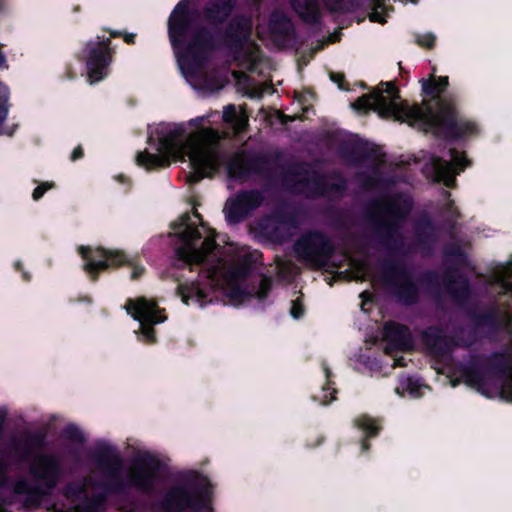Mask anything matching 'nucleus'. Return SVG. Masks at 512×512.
Listing matches in <instances>:
<instances>
[{
  "instance_id": "1",
  "label": "nucleus",
  "mask_w": 512,
  "mask_h": 512,
  "mask_svg": "<svg viewBox=\"0 0 512 512\" xmlns=\"http://www.w3.org/2000/svg\"><path fill=\"white\" fill-rule=\"evenodd\" d=\"M189 5V0H180L168 19L169 40L184 74L194 76L206 66L210 53L221 47L239 53L250 42L253 22L250 16L243 13L232 16L216 34L208 27L201 26L187 41L197 14Z\"/></svg>"
},
{
  "instance_id": "2",
  "label": "nucleus",
  "mask_w": 512,
  "mask_h": 512,
  "mask_svg": "<svg viewBox=\"0 0 512 512\" xmlns=\"http://www.w3.org/2000/svg\"><path fill=\"white\" fill-rule=\"evenodd\" d=\"M421 86L422 94L428 99L413 105L404 101L409 126L447 141L478 135L477 123L461 115L456 98L444 93L449 86L448 76L421 79Z\"/></svg>"
},
{
  "instance_id": "3",
  "label": "nucleus",
  "mask_w": 512,
  "mask_h": 512,
  "mask_svg": "<svg viewBox=\"0 0 512 512\" xmlns=\"http://www.w3.org/2000/svg\"><path fill=\"white\" fill-rule=\"evenodd\" d=\"M154 133L160 154L144 150L136 156L137 165L148 171L168 166L167 156H188L194 169L190 181L196 183L216 173L226 160L218 142L202 144L195 135L187 136L182 124H161Z\"/></svg>"
},
{
  "instance_id": "4",
  "label": "nucleus",
  "mask_w": 512,
  "mask_h": 512,
  "mask_svg": "<svg viewBox=\"0 0 512 512\" xmlns=\"http://www.w3.org/2000/svg\"><path fill=\"white\" fill-rule=\"evenodd\" d=\"M92 460L104 476V480L97 486L106 495H124L132 488L143 494L151 493L165 466L156 455L142 452L131 460L126 476L123 477V459L114 446L106 443L96 446Z\"/></svg>"
},
{
  "instance_id": "5",
  "label": "nucleus",
  "mask_w": 512,
  "mask_h": 512,
  "mask_svg": "<svg viewBox=\"0 0 512 512\" xmlns=\"http://www.w3.org/2000/svg\"><path fill=\"white\" fill-rule=\"evenodd\" d=\"M374 206L380 214L385 215V218L375 213L370 215V221L380 243L392 253L401 252L404 247L401 227L413 208L412 198L398 193L386 199L376 200Z\"/></svg>"
},
{
  "instance_id": "6",
  "label": "nucleus",
  "mask_w": 512,
  "mask_h": 512,
  "mask_svg": "<svg viewBox=\"0 0 512 512\" xmlns=\"http://www.w3.org/2000/svg\"><path fill=\"white\" fill-rule=\"evenodd\" d=\"M170 226L179 241V246L175 249L174 266L176 268L188 267L190 271H193L194 267L199 268L205 261L206 254L212 252L217 246L212 238L202 240L201 232L192 223L188 212L182 214Z\"/></svg>"
},
{
  "instance_id": "7",
  "label": "nucleus",
  "mask_w": 512,
  "mask_h": 512,
  "mask_svg": "<svg viewBox=\"0 0 512 512\" xmlns=\"http://www.w3.org/2000/svg\"><path fill=\"white\" fill-rule=\"evenodd\" d=\"M383 272L386 283L390 286L396 299L405 306H412L420 299L419 284L429 290L440 288L439 275L434 270H425L420 273L417 282L413 274L403 262L387 260L383 263Z\"/></svg>"
},
{
  "instance_id": "8",
  "label": "nucleus",
  "mask_w": 512,
  "mask_h": 512,
  "mask_svg": "<svg viewBox=\"0 0 512 512\" xmlns=\"http://www.w3.org/2000/svg\"><path fill=\"white\" fill-rule=\"evenodd\" d=\"M154 508L158 512H214L210 491L193 483L169 486Z\"/></svg>"
},
{
  "instance_id": "9",
  "label": "nucleus",
  "mask_w": 512,
  "mask_h": 512,
  "mask_svg": "<svg viewBox=\"0 0 512 512\" xmlns=\"http://www.w3.org/2000/svg\"><path fill=\"white\" fill-rule=\"evenodd\" d=\"M77 252L83 260L82 269L92 282L98 281L102 272L121 266H130L132 268L131 280H138L145 273L144 266L135 264L121 250L108 249L102 246L80 245L77 248Z\"/></svg>"
},
{
  "instance_id": "10",
  "label": "nucleus",
  "mask_w": 512,
  "mask_h": 512,
  "mask_svg": "<svg viewBox=\"0 0 512 512\" xmlns=\"http://www.w3.org/2000/svg\"><path fill=\"white\" fill-rule=\"evenodd\" d=\"M447 263H451L443 273L444 286L453 301L462 306L472 295L469 279L460 272L470 266V260L459 243L448 244L443 250Z\"/></svg>"
},
{
  "instance_id": "11",
  "label": "nucleus",
  "mask_w": 512,
  "mask_h": 512,
  "mask_svg": "<svg viewBox=\"0 0 512 512\" xmlns=\"http://www.w3.org/2000/svg\"><path fill=\"white\" fill-rule=\"evenodd\" d=\"M464 328L458 326L454 335H446L438 325H430L421 333V341L426 353L437 361L449 359L456 348H470L479 341V337L471 329L466 337L461 336Z\"/></svg>"
},
{
  "instance_id": "12",
  "label": "nucleus",
  "mask_w": 512,
  "mask_h": 512,
  "mask_svg": "<svg viewBox=\"0 0 512 512\" xmlns=\"http://www.w3.org/2000/svg\"><path fill=\"white\" fill-rule=\"evenodd\" d=\"M386 88H376L368 94L357 98L352 107L357 111L366 112L373 110L380 117L393 118L407 123V114L404 111V101L401 100L399 89L392 82L382 83Z\"/></svg>"
},
{
  "instance_id": "13",
  "label": "nucleus",
  "mask_w": 512,
  "mask_h": 512,
  "mask_svg": "<svg viewBox=\"0 0 512 512\" xmlns=\"http://www.w3.org/2000/svg\"><path fill=\"white\" fill-rule=\"evenodd\" d=\"M294 252L299 261L320 269L326 266L334 255L335 246L323 231L310 230L296 240Z\"/></svg>"
},
{
  "instance_id": "14",
  "label": "nucleus",
  "mask_w": 512,
  "mask_h": 512,
  "mask_svg": "<svg viewBox=\"0 0 512 512\" xmlns=\"http://www.w3.org/2000/svg\"><path fill=\"white\" fill-rule=\"evenodd\" d=\"M124 308L134 320L140 323L139 340L146 344H155L157 337L154 325L163 323L167 319L162 315L165 310L161 309L156 301L148 300L144 296L136 299L128 298Z\"/></svg>"
},
{
  "instance_id": "15",
  "label": "nucleus",
  "mask_w": 512,
  "mask_h": 512,
  "mask_svg": "<svg viewBox=\"0 0 512 512\" xmlns=\"http://www.w3.org/2000/svg\"><path fill=\"white\" fill-rule=\"evenodd\" d=\"M111 44L110 38L101 36L85 44L83 55L90 83L99 82L108 76L109 66L116 53Z\"/></svg>"
},
{
  "instance_id": "16",
  "label": "nucleus",
  "mask_w": 512,
  "mask_h": 512,
  "mask_svg": "<svg viewBox=\"0 0 512 512\" xmlns=\"http://www.w3.org/2000/svg\"><path fill=\"white\" fill-rule=\"evenodd\" d=\"M471 321L473 332L480 338V333L486 330L484 336L496 334L512 324V312H501L499 306L493 303L481 312L471 308L466 311Z\"/></svg>"
},
{
  "instance_id": "17",
  "label": "nucleus",
  "mask_w": 512,
  "mask_h": 512,
  "mask_svg": "<svg viewBox=\"0 0 512 512\" xmlns=\"http://www.w3.org/2000/svg\"><path fill=\"white\" fill-rule=\"evenodd\" d=\"M264 202V195L258 189L238 191L224 206L225 218L229 224H238L251 216Z\"/></svg>"
},
{
  "instance_id": "18",
  "label": "nucleus",
  "mask_w": 512,
  "mask_h": 512,
  "mask_svg": "<svg viewBox=\"0 0 512 512\" xmlns=\"http://www.w3.org/2000/svg\"><path fill=\"white\" fill-rule=\"evenodd\" d=\"M449 156V161L439 156H432L430 170L435 182L452 188L456 182V175L469 167L471 160L467 158L464 151H458L456 148L449 149Z\"/></svg>"
},
{
  "instance_id": "19",
  "label": "nucleus",
  "mask_w": 512,
  "mask_h": 512,
  "mask_svg": "<svg viewBox=\"0 0 512 512\" xmlns=\"http://www.w3.org/2000/svg\"><path fill=\"white\" fill-rule=\"evenodd\" d=\"M30 475L41 482L48 490L54 489L62 475V465L58 456L39 452L31 460Z\"/></svg>"
},
{
  "instance_id": "20",
  "label": "nucleus",
  "mask_w": 512,
  "mask_h": 512,
  "mask_svg": "<svg viewBox=\"0 0 512 512\" xmlns=\"http://www.w3.org/2000/svg\"><path fill=\"white\" fill-rule=\"evenodd\" d=\"M46 446L47 431L44 429L26 430L20 439L13 438L11 441V450L21 462L31 461L36 452L43 450Z\"/></svg>"
},
{
  "instance_id": "21",
  "label": "nucleus",
  "mask_w": 512,
  "mask_h": 512,
  "mask_svg": "<svg viewBox=\"0 0 512 512\" xmlns=\"http://www.w3.org/2000/svg\"><path fill=\"white\" fill-rule=\"evenodd\" d=\"M332 178L336 181L330 183L325 174L313 171L311 177L302 179L301 183L316 197H324L329 193L344 194L347 190V180L340 173H334Z\"/></svg>"
},
{
  "instance_id": "22",
  "label": "nucleus",
  "mask_w": 512,
  "mask_h": 512,
  "mask_svg": "<svg viewBox=\"0 0 512 512\" xmlns=\"http://www.w3.org/2000/svg\"><path fill=\"white\" fill-rule=\"evenodd\" d=\"M269 159L267 156L258 155L253 157L233 158L227 163L228 173L236 178H243L250 174L267 175Z\"/></svg>"
},
{
  "instance_id": "23",
  "label": "nucleus",
  "mask_w": 512,
  "mask_h": 512,
  "mask_svg": "<svg viewBox=\"0 0 512 512\" xmlns=\"http://www.w3.org/2000/svg\"><path fill=\"white\" fill-rule=\"evenodd\" d=\"M268 30L272 41L278 47H285L288 42L293 41L296 37L295 26L291 18L283 12H272Z\"/></svg>"
},
{
  "instance_id": "24",
  "label": "nucleus",
  "mask_w": 512,
  "mask_h": 512,
  "mask_svg": "<svg viewBox=\"0 0 512 512\" xmlns=\"http://www.w3.org/2000/svg\"><path fill=\"white\" fill-rule=\"evenodd\" d=\"M384 340L396 350L406 351L413 348V337L409 327L405 324L390 321L384 325Z\"/></svg>"
},
{
  "instance_id": "25",
  "label": "nucleus",
  "mask_w": 512,
  "mask_h": 512,
  "mask_svg": "<svg viewBox=\"0 0 512 512\" xmlns=\"http://www.w3.org/2000/svg\"><path fill=\"white\" fill-rule=\"evenodd\" d=\"M236 8V0H209L203 7L205 21L213 26L226 23Z\"/></svg>"
},
{
  "instance_id": "26",
  "label": "nucleus",
  "mask_w": 512,
  "mask_h": 512,
  "mask_svg": "<svg viewBox=\"0 0 512 512\" xmlns=\"http://www.w3.org/2000/svg\"><path fill=\"white\" fill-rule=\"evenodd\" d=\"M339 154L344 158L353 161H371L374 163L382 162L383 155L378 147L373 146L368 148L366 144L356 142H344L339 146Z\"/></svg>"
},
{
  "instance_id": "27",
  "label": "nucleus",
  "mask_w": 512,
  "mask_h": 512,
  "mask_svg": "<svg viewBox=\"0 0 512 512\" xmlns=\"http://www.w3.org/2000/svg\"><path fill=\"white\" fill-rule=\"evenodd\" d=\"M457 371L468 386L476 387L484 383L486 371L481 355H472L467 363L457 366Z\"/></svg>"
},
{
  "instance_id": "28",
  "label": "nucleus",
  "mask_w": 512,
  "mask_h": 512,
  "mask_svg": "<svg viewBox=\"0 0 512 512\" xmlns=\"http://www.w3.org/2000/svg\"><path fill=\"white\" fill-rule=\"evenodd\" d=\"M414 236L422 251L432 252L437 241V229L429 216L425 215L415 223Z\"/></svg>"
},
{
  "instance_id": "29",
  "label": "nucleus",
  "mask_w": 512,
  "mask_h": 512,
  "mask_svg": "<svg viewBox=\"0 0 512 512\" xmlns=\"http://www.w3.org/2000/svg\"><path fill=\"white\" fill-rule=\"evenodd\" d=\"M284 221L283 214L268 216L259 222V233L273 243L282 244L286 240V233L282 227Z\"/></svg>"
},
{
  "instance_id": "30",
  "label": "nucleus",
  "mask_w": 512,
  "mask_h": 512,
  "mask_svg": "<svg viewBox=\"0 0 512 512\" xmlns=\"http://www.w3.org/2000/svg\"><path fill=\"white\" fill-rule=\"evenodd\" d=\"M176 292L186 305H189L190 301H195L200 306L208 302V291L198 279L179 283Z\"/></svg>"
},
{
  "instance_id": "31",
  "label": "nucleus",
  "mask_w": 512,
  "mask_h": 512,
  "mask_svg": "<svg viewBox=\"0 0 512 512\" xmlns=\"http://www.w3.org/2000/svg\"><path fill=\"white\" fill-rule=\"evenodd\" d=\"M292 10L308 25H317L321 21V8L318 0H288Z\"/></svg>"
},
{
  "instance_id": "32",
  "label": "nucleus",
  "mask_w": 512,
  "mask_h": 512,
  "mask_svg": "<svg viewBox=\"0 0 512 512\" xmlns=\"http://www.w3.org/2000/svg\"><path fill=\"white\" fill-rule=\"evenodd\" d=\"M486 373L504 380L505 374L509 373L511 353L508 351H494L490 355H481Z\"/></svg>"
},
{
  "instance_id": "33",
  "label": "nucleus",
  "mask_w": 512,
  "mask_h": 512,
  "mask_svg": "<svg viewBox=\"0 0 512 512\" xmlns=\"http://www.w3.org/2000/svg\"><path fill=\"white\" fill-rule=\"evenodd\" d=\"M354 425L364 433L361 440V451L367 452L370 449L369 440L379 435L382 426L378 419L372 418L366 414L357 417L354 420Z\"/></svg>"
},
{
  "instance_id": "34",
  "label": "nucleus",
  "mask_w": 512,
  "mask_h": 512,
  "mask_svg": "<svg viewBox=\"0 0 512 512\" xmlns=\"http://www.w3.org/2000/svg\"><path fill=\"white\" fill-rule=\"evenodd\" d=\"M387 0H369V6L371 8V12L369 13V20L374 23L385 24L386 15L389 12L394 11V7L391 5H386Z\"/></svg>"
},
{
  "instance_id": "35",
  "label": "nucleus",
  "mask_w": 512,
  "mask_h": 512,
  "mask_svg": "<svg viewBox=\"0 0 512 512\" xmlns=\"http://www.w3.org/2000/svg\"><path fill=\"white\" fill-rule=\"evenodd\" d=\"M323 216L328 224L336 229H343L347 227V217L339 208L328 206L323 211Z\"/></svg>"
},
{
  "instance_id": "36",
  "label": "nucleus",
  "mask_w": 512,
  "mask_h": 512,
  "mask_svg": "<svg viewBox=\"0 0 512 512\" xmlns=\"http://www.w3.org/2000/svg\"><path fill=\"white\" fill-rule=\"evenodd\" d=\"M443 213L445 218L443 220L444 226L449 231H454L456 229V224L458 219L461 217V213L455 205L453 200H448L443 206Z\"/></svg>"
},
{
  "instance_id": "37",
  "label": "nucleus",
  "mask_w": 512,
  "mask_h": 512,
  "mask_svg": "<svg viewBox=\"0 0 512 512\" xmlns=\"http://www.w3.org/2000/svg\"><path fill=\"white\" fill-rule=\"evenodd\" d=\"M322 368L326 377V383L322 389L324 392L331 390L330 397L328 398L327 395L325 394L324 399L321 401L322 404L327 405L336 399L335 395L337 393V389L334 387L335 382L331 379L333 374L329 366L325 362H323Z\"/></svg>"
},
{
  "instance_id": "38",
  "label": "nucleus",
  "mask_w": 512,
  "mask_h": 512,
  "mask_svg": "<svg viewBox=\"0 0 512 512\" xmlns=\"http://www.w3.org/2000/svg\"><path fill=\"white\" fill-rule=\"evenodd\" d=\"M61 436L72 443L84 444L86 441L83 432L75 424L66 425L62 430Z\"/></svg>"
},
{
  "instance_id": "39",
  "label": "nucleus",
  "mask_w": 512,
  "mask_h": 512,
  "mask_svg": "<svg viewBox=\"0 0 512 512\" xmlns=\"http://www.w3.org/2000/svg\"><path fill=\"white\" fill-rule=\"evenodd\" d=\"M226 295L231 301L237 303H241L251 296L250 292L237 282H233L228 286Z\"/></svg>"
},
{
  "instance_id": "40",
  "label": "nucleus",
  "mask_w": 512,
  "mask_h": 512,
  "mask_svg": "<svg viewBox=\"0 0 512 512\" xmlns=\"http://www.w3.org/2000/svg\"><path fill=\"white\" fill-rule=\"evenodd\" d=\"M105 501V496L97 495L87 502L78 505L75 512H100V508Z\"/></svg>"
},
{
  "instance_id": "41",
  "label": "nucleus",
  "mask_w": 512,
  "mask_h": 512,
  "mask_svg": "<svg viewBox=\"0 0 512 512\" xmlns=\"http://www.w3.org/2000/svg\"><path fill=\"white\" fill-rule=\"evenodd\" d=\"M251 270V266L247 262H242L236 266H234L229 272L230 281H240L244 280L249 276Z\"/></svg>"
},
{
  "instance_id": "42",
  "label": "nucleus",
  "mask_w": 512,
  "mask_h": 512,
  "mask_svg": "<svg viewBox=\"0 0 512 512\" xmlns=\"http://www.w3.org/2000/svg\"><path fill=\"white\" fill-rule=\"evenodd\" d=\"M45 494L46 492L43 490L42 487L33 486L31 487L30 491L27 492V494L25 495V503L27 505L37 507Z\"/></svg>"
},
{
  "instance_id": "43",
  "label": "nucleus",
  "mask_w": 512,
  "mask_h": 512,
  "mask_svg": "<svg viewBox=\"0 0 512 512\" xmlns=\"http://www.w3.org/2000/svg\"><path fill=\"white\" fill-rule=\"evenodd\" d=\"M511 362L509 363V373L505 374L504 380L501 385V396L506 400L512 402V354Z\"/></svg>"
},
{
  "instance_id": "44",
  "label": "nucleus",
  "mask_w": 512,
  "mask_h": 512,
  "mask_svg": "<svg viewBox=\"0 0 512 512\" xmlns=\"http://www.w3.org/2000/svg\"><path fill=\"white\" fill-rule=\"evenodd\" d=\"M271 288H272L271 280L269 278L264 277L260 280L259 287H258L257 291L255 292L254 296L259 301H264L269 296Z\"/></svg>"
},
{
  "instance_id": "45",
  "label": "nucleus",
  "mask_w": 512,
  "mask_h": 512,
  "mask_svg": "<svg viewBox=\"0 0 512 512\" xmlns=\"http://www.w3.org/2000/svg\"><path fill=\"white\" fill-rule=\"evenodd\" d=\"M103 30L105 32L109 33L110 39L122 37L124 42L129 45H132L135 43L136 34H134V33L122 32L120 30H113V29H109V28H103Z\"/></svg>"
},
{
  "instance_id": "46",
  "label": "nucleus",
  "mask_w": 512,
  "mask_h": 512,
  "mask_svg": "<svg viewBox=\"0 0 512 512\" xmlns=\"http://www.w3.org/2000/svg\"><path fill=\"white\" fill-rule=\"evenodd\" d=\"M304 313H305V307H304L302 300L299 297L295 300H292L291 308H290V315L294 319H300L304 316Z\"/></svg>"
},
{
  "instance_id": "47",
  "label": "nucleus",
  "mask_w": 512,
  "mask_h": 512,
  "mask_svg": "<svg viewBox=\"0 0 512 512\" xmlns=\"http://www.w3.org/2000/svg\"><path fill=\"white\" fill-rule=\"evenodd\" d=\"M55 187V183L54 182H43L41 184H39L34 190H33V193H32V198L34 201H39L43 196L44 194Z\"/></svg>"
},
{
  "instance_id": "48",
  "label": "nucleus",
  "mask_w": 512,
  "mask_h": 512,
  "mask_svg": "<svg viewBox=\"0 0 512 512\" xmlns=\"http://www.w3.org/2000/svg\"><path fill=\"white\" fill-rule=\"evenodd\" d=\"M327 5L328 9L333 13L345 12L346 2L345 0H323Z\"/></svg>"
},
{
  "instance_id": "49",
  "label": "nucleus",
  "mask_w": 512,
  "mask_h": 512,
  "mask_svg": "<svg viewBox=\"0 0 512 512\" xmlns=\"http://www.w3.org/2000/svg\"><path fill=\"white\" fill-rule=\"evenodd\" d=\"M435 36L431 33H427L417 37V44L421 47L432 48L435 45Z\"/></svg>"
},
{
  "instance_id": "50",
  "label": "nucleus",
  "mask_w": 512,
  "mask_h": 512,
  "mask_svg": "<svg viewBox=\"0 0 512 512\" xmlns=\"http://www.w3.org/2000/svg\"><path fill=\"white\" fill-rule=\"evenodd\" d=\"M31 485L26 479H20L14 484V492L18 495H26L30 491Z\"/></svg>"
},
{
  "instance_id": "51",
  "label": "nucleus",
  "mask_w": 512,
  "mask_h": 512,
  "mask_svg": "<svg viewBox=\"0 0 512 512\" xmlns=\"http://www.w3.org/2000/svg\"><path fill=\"white\" fill-rule=\"evenodd\" d=\"M8 482L7 466L4 463H0V488L7 486Z\"/></svg>"
},
{
  "instance_id": "52",
  "label": "nucleus",
  "mask_w": 512,
  "mask_h": 512,
  "mask_svg": "<svg viewBox=\"0 0 512 512\" xmlns=\"http://www.w3.org/2000/svg\"><path fill=\"white\" fill-rule=\"evenodd\" d=\"M236 115V108L235 105L229 104L224 109L223 118L225 121H230L232 118H234Z\"/></svg>"
},
{
  "instance_id": "53",
  "label": "nucleus",
  "mask_w": 512,
  "mask_h": 512,
  "mask_svg": "<svg viewBox=\"0 0 512 512\" xmlns=\"http://www.w3.org/2000/svg\"><path fill=\"white\" fill-rule=\"evenodd\" d=\"M84 157V149L81 145H78L77 147L74 148V150L72 151L71 155H70V160L72 162H75L77 160H80Z\"/></svg>"
},
{
  "instance_id": "54",
  "label": "nucleus",
  "mask_w": 512,
  "mask_h": 512,
  "mask_svg": "<svg viewBox=\"0 0 512 512\" xmlns=\"http://www.w3.org/2000/svg\"><path fill=\"white\" fill-rule=\"evenodd\" d=\"M331 80H332L333 82L338 83V85H339V87H340V88H343V86H342V84H341V83L344 81V75H343V74H336V73H332V74H331Z\"/></svg>"
},
{
  "instance_id": "55",
  "label": "nucleus",
  "mask_w": 512,
  "mask_h": 512,
  "mask_svg": "<svg viewBox=\"0 0 512 512\" xmlns=\"http://www.w3.org/2000/svg\"><path fill=\"white\" fill-rule=\"evenodd\" d=\"M359 297L362 299V306H363L365 301H368L371 299V294L368 291H363L360 293Z\"/></svg>"
},
{
  "instance_id": "56",
  "label": "nucleus",
  "mask_w": 512,
  "mask_h": 512,
  "mask_svg": "<svg viewBox=\"0 0 512 512\" xmlns=\"http://www.w3.org/2000/svg\"><path fill=\"white\" fill-rule=\"evenodd\" d=\"M65 74H66V77H67L68 79H70V80H72V79H74V78H75V73H74V71H73V69H72L71 67H67V68H66V72H65Z\"/></svg>"
},
{
  "instance_id": "57",
  "label": "nucleus",
  "mask_w": 512,
  "mask_h": 512,
  "mask_svg": "<svg viewBox=\"0 0 512 512\" xmlns=\"http://www.w3.org/2000/svg\"><path fill=\"white\" fill-rule=\"evenodd\" d=\"M193 215H194L197 219H199L200 221H202V215H201V214H200L196 209H194V210H193Z\"/></svg>"
},
{
  "instance_id": "58",
  "label": "nucleus",
  "mask_w": 512,
  "mask_h": 512,
  "mask_svg": "<svg viewBox=\"0 0 512 512\" xmlns=\"http://www.w3.org/2000/svg\"><path fill=\"white\" fill-rule=\"evenodd\" d=\"M5 56L4 54L0 51V66L5 62Z\"/></svg>"
},
{
  "instance_id": "59",
  "label": "nucleus",
  "mask_w": 512,
  "mask_h": 512,
  "mask_svg": "<svg viewBox=\"0 0 512 512\" xmlns=\"http://www.w3.org/2000/svg\"><path fill=\"white\" fill-rule=\"evenodd\" d=\"M507 269L509 270L510 273H512V261L508 262Z\"/></svg>"
},
{
  "instance_id": "60",
  "label": "nucleus",
  "mask_w": 512,
  "mask_h": 512,
  "mask_svg": "<svg viewBox=\"0 0 512 512\" xmlns=\"http://www.w3.org/2000/svg\"><path fill=\"white\" fill-rule=\"evenodd\" d=\"M154 141H155L154 137H153L152 135H150V136L148 137V143H149V144H152V143H154Z\"/></svg>"
},
{
  "instance_id": "61",
  "label": "nucleus",
  "mask_w": 512,
  "mask_h": 512,
  "mask_svg": "<svg viewBox=\"0 0 512 512\" xmlns=\"http://www.w3.org/2000/svg\"><path fill=\"white\" fill-rule=\"evenodd\" d=\"M398 65H399V69H400V74H402V73H403L402 63H401V62H399V63H398Z\"/></svg>"
},
{
  "instance_id": "62",
  "label": "nucleus",
  "mask_w": 512,
  "mask_h": 512,
  "mask_svg": "<svg viewBox=\"0 0 512 512\" xmlns=\"http://www.w3.org/2000/svg\"><path fill=\"white\" fill-rule=\"evenodd\" d=\"M15 266H16V269H18V270H19V269L21 268V263H20V262H17V263L15 264Z\"/></svg>"
},
{
  "instance_id": "63",
  "label": "nucleus",
  "mask_w": 512,
  "mask_h": 512,
  "mask_svg": "<svg viewBox=\"0 0 512 512\" xmlns=\"http://www.w3.org/2000/svg\"><path fill=\"white\" fill-rule=\"evenodd\" d=\"M23 277H24L25 280H29V276L27 275V273H24Z\"/></svg>"
},
{
  "instance_id": "64",
  "label": "nucleus",
  "mask_w": 512,
  "mask_h": 512,
  "mask_svg": "<svg viewBox=\"0 0 512 512\" xmlns=\"http://www.w3.org/2000/svg\"><path fill=\"white\" fill-rule=\"evenodd\" d=\"M322 441H323V438L319 439L317 442V445L321 444Z\"/></svg>"
}]
</instances>
